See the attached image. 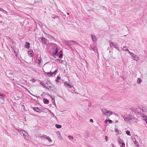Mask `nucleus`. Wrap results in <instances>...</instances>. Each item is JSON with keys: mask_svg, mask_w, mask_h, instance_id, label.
<instances>
[{"mask_svg": "<svg viewBox=\"0 0 147 147\" xmlns=\"http://www.w3.org/2000/svg\"><path fill=\"white\" fill-rule=\"evenodd\" d=\"M15 129L16 130L18 131L20 135L26 140H30V137L26 131L21 129H17L16 128Z\"/></svg>", "mask_w": 147, "mask_h": 147, "instance_id": "obj_1", "label": "nucleus"}, {"mask_svg": "<svg viewBox=\"0 0 147 147\" xmlns=\"http://www.w3.org/2000/svg\"><path fill=\"white\" fill-rule=\"evenodd\" d=\"M122 117L124 119L125 121L127 123H130V121L133 119L134 118L131 115L129 114H126L122 116Z\"/></svg>", "mask_w": 147, "mask_h": 147, "instance_id": "obj_2", "label": "nucleus"}, {"mask_svg": "<svg viewBox=\"0 0 147 147\" xmlns=\"http://www.w3.org/2000/svg\"><path fill=\"white\" fill-rule=\"evenodd\" d=\"M52 85L49 81H47L45 84V88H46L49 90L51 88Z\"/></svg>", "mask_w": 147, "mask_h": 147, "instance_id": "obj_3", "label": "nucleus"}, {"mask_svg": "<svg viewBox=\"0 0 147 147\" xmlns=\"http://www.w3.org/2000/svg\"><path fill=\"white\" fill-rule=\"evenodd\" d=\"M90 47L95 52H97L98 49L96 45L94 44H91L90 45Z\"/></svg>", "mask_w": 147, "mask_h": 147, "instance_id": "obj_4", "label": "nucleus"}, {"mask_svg": "<svg viewBox=\"0 0 147 147\" xmlns=\"http://www.w3.org/2000/svg\"><path fill=\"white\" fill-rule=\"evenodd\" d=\"M64 84L65 86L66 87H68L69 88H71L73 87V86L70 84V83L67 82H64Z\"/></svg>", "mask_w": 147, "mask_h": 147, "instance_id": "obj_5", "label": "nucleus"}, {"mask_svg": "<svg viewBox=\"0 0 147 147\" xmlns=\"http://www.w3.org/2000/svg\"><path fill=\"white\" fill-rule=\"evenodd\" d=\"M131 138L132 141L134 142V143L136 144L138 147H139V145L138 144H137V142H136V139L135 137L133 136Z\"/></svg>", "mask_w": 147, "mask_h": 147, "instance_id": "obj_6", "label": "nucleus"}, {"mask_svg": "<svg viewBox=\"0 0 147 147\" xmlns=\"http://www.w3.org/2000/svg\"><path fill=\"white\" fill-rule=\"evenodd\" d=\"M109 44L110 45H111V44H112L113 46L115 48L118 49V48L117 46V44L115 42H110Z\"/></svg>", "mask_w": 147, "mask_h": 147, "instance_id": "obj_7", "label": "nucleus"}, {"mask_svg": "<svg viewBox=\"0 0 147 147\" xmlns=\"http://www.w3.org/2000/svg\"><path fill=\"white\" fill-rule=\"evenodd\" d=\"M132 58L134 60L136 61L140 59V57L136 55H135Z\"/></svg>", "mask_w": 147, "mask_h": 147, "instance_id": "obj_8", "label": "nucleus"}, {"mask_svg": "<svg viewBox=\"0 0 147 147\" xmlns=\"http://www.w3.org/2000/svg\"><path fill=\"white\" fill-rule=\"evenodd\" d=\"M33 52L31 49H29L28 51V53L29 56L32 57L33 55Z\"/></svg>", "mask_w": 147, "mask_h": 147, "instance_id": "obj_9", "label": "nucleus"}, {"mask_svg": "<svg viewBox=\"0 0 147 147\" xmlns=\"http://www.w3.org/2000/svg\"><path fill=\"white\" fill-rule=\"evenodd\" d=\"M142 111L145 113H147V108L145 107H143L141 109Z\"/></svg>", "mask_w": 147, "mask_h": 147, "instance_id": "obj_10", "label": "nucleus"}, {"mask_svg": "<svg viewBox=\"0 0 147 147\" xmlns=\"http://www.w3.org/2000/svg\"><path fill=\"white\" fill-rule=\"evenodd\" d=\"M107 110L105 109H102L101 110V111L102 114L104 115H106L107 114Z\"/></svg>", "mask_w": 147, "mask_h": 147, "instance_id": "obj_11", "label": "nucleus"}, {"mask_svg": "<svg viewBox=\"0 0 147 147\" xmlns=\"http://www.w3.org/2000/svg\"><path fill=\"white\" fill-rule=\"evenodd\" d=\"M41 41L43 44L45 45L46 44V41L47 40L45 38H41Z\"/></svg>", "mask_w": 147, "mask_h": 147, "instance_id": "obj_12", "label": "nucleus"}, {"mask_svg": "<svg viewBox=\"0 0 147 147\" xmlns=\"http://www.w3.org/2000/svg\"><path fill=\"white\" fill-rule=\"evenodd\" d=\"M41 61H42V59L41 57L40 56L38 58V59L37 61H36V62L37 63H38V64L39 65H41Z\"/></svg>", "mask_w": 147, "mask_h": 147, "instance_id": "obj_13", "label": "nucleus"}, {"mask_svg": "<svg viewBox=\"0 0 147 147\" xmlns=\"http://www.w3.org/2000/svg\"><path fill=\"white\" fill-rule=\"evenodd\" d=\"M30 43L28 42H27L25 43V47L27 48V49H28L30 48Z\"/></svg>", "mask_w": 147, "mask_h": 147, "instance_id": "obj_14", "label": "nucleus"}, {"mask_svg": "<svg viewBox=\"0 0 147 147\" xmlns=\"http://www.w3.org/2000/svg\"><path fill=\"white\" fill-rule=\"evenodd\" d=\"M107 116H110L113 114V112L110 111H107Z\"/></svg>", "mask_w": 147, "mask_h": 147, "instance_id": "obj_15", "label": "nucleus"}, {"mask_svg": "<svg viewBox=\"0 0 147 147\" xmlns=\"http://www.w3.org/2000/svg\"><path fill=\"white\" fill-rule=\"evenodd\" d=\"M0 98L2 100L4 99L5 95L0 93Z\"/></svg>", "mask_w": 147, "mask_h": 147, "instance_id": "obj_16", "label": "nucleus"}, {"mask_svg": "<svg viewBox=\"0 0 147 147\" xmlns=\"http://www.w3.org/2000/svg\"><path fill=\"white\" fill-rule=\"evenodd\" d=\"M33 109L34 111L37 112H39L40 110L39 108L38 107H33Z\"/></svg>", "mask_w": 147, "mask_h": 147, "instance_id": "obj_17", "label": "nucleus"}, {"mask_svg": "<svg viewBox=\"0 0 147 147\" xmlns=\"http://www.w3.org/2000/svg\"><path fill=\"white\" fill-rule=\"evenodd\" d=\"M122 49L123 51H127L128 52L129 51L128 49V48L127 47H123Z\"/></svg>", "mask_w": 147, "mask_h": 147, "instance_id": "obj_18", "label": "nucleus"}, {"mask_svg": "<svg viewBox=\"0 0 147 147\" xmlns=\"http://www.w3.org/2000/svg\"><path fill=\"white\" fill-rule=\"evenodd\" d=\"M7 74L8 76H11L13 74V72L11 71H9L7 72Z\"/></svg>", "mask_w": 147, "mask_h": 147, "instance_id": "obj_19", "label": "nucleus"}, {"mask_svg": "<svg viewBox=\"0 0 147 147\" xmlns=\"http://www.w3.org/2000/svg\"><path fill=\"white\" fill-rule=\"evenodd\" d=\"M91 37H92V40L93 41H96V38H95V36L94 35H93V34H92L91 35Z\"/></svg>", "mask_w": 147, "mask_h": 147, "instance_id": "obj_20", "label": "nucleus"}, {"mask_svg": "<svg viewBox=\"0 0 147 147\" xmlns=\"http://www.w3.org/2000/svg\"><path fill=\"white\" fill-rule=\"evenodd\" d=\"M142 115V119H143V120L144 121H145V119H147V117L143 114Z\"/></svg>", "mask_w": 147, "mask_h": 147, "instance_id": "obj_21", "label": "nucleus"}, {"mask_svg": "<svg viewBox=\"0 0 147 147\" xmlns=\"http://www.w3.org/2000/svg\"><path fill=\"white\" fill-rule=\"evenodd\" d=\"M118 142L119 144H122V142H123V141L120 138H119L118 139Z\"/></svg>", "mask_w": 147, "mask_h": 147, "instance_id": "obj_22", "label": "nucleus"}, {"mask_svg": "<svg viewBox=\"0 0 147 147\" xmlns=\"http://www.w3.org/2000/svg\"><path fill=\"white\" fill-rule=\"evenodd\" d=\"M142 80L140 78H138L137 80V83L138 84H140L141 83Z\"/></svg>", "mask_w": 147, "mask_h": 147, "instance_id": "obj_23", "label": "nucleus"}, {"mask_svg": "<svg viewBox=\"0 0 147 147\" xmlns=\"http://www.w3.org/2000/svg\"><path fill=\"white\" fill-rule=\"evenodd\" d=\"M64 42L66 45L68 46H69V44L70 43L69 42H70L69 40L67 41L66 40H64Z\"/></svg>", "mask_w": 147, "mask_h": 147, "instance_id": "obj_24", "label": "nucleus"}, {"mask_svg": "<svg viewBox=\"0 0 147 147\" xmlns=\"http://www.w3.org/2000/svg\"><path fill=\"white\" fill-rule=\"evenodd\" d=\"M58 50L57 48H55V53L54 55H58V54H57L58 53Z\"/></svg>", "mask_w": 147, "mask_h": 147, "instance_id": "obj_25", "label": "nucleus"}, {"mask_svg": "<svg viewBox=\"0 0 147 147\" xmlns=\"http://www.w3.org/2000/svg\"><path fill=\"white\" fill-rule=\"evenodd\" d=\"M44 103L45 104H48L49 103V101L48 99H46V98H44Z\"/></svg>", "mask_w": 147, "mask_h": 147, "instance_id": "obj_26", "label": "nucleus"}, {"mask_svg": "<svg viewBox=\"0 0 147 147\" xmlns=\"http://www.w3.org/2000/svg\"><path fill=\"white\" fill-rule=\"evenodd\" d=\"M71 42H72L73 43H74L75 45H78L79 46L80 45L78 43H77V42L74 41L72 40L71 41Z\"/></svg>", "mask_w": 147, "mask_h": 147, "instance_id": "obj_27", "label": "nucleus"}, {"mask_svg": "<svg viewBox=\"0 0 147 147\" xmlns=\"http://www.w3.org/2000/svg\"><path fill=\"white\" fill-rule=\"evenodd\" d=\"M55 127L57 128H60L61 127V125L57 124L55 125Z\"/></svg>", "mask_w": 147, "mask_h": 147, "instance_id": "obj_28", "label": "nucleus"}, {"mask_svg": "<svg viewBox=\"0 0 147 147\" xmlns=\"http://www.w3.org/2000/svg\"><path fill=\"white\" fill-rule=\"evenodd\" d=\"M128 53L129 54V55L131 56L132 58L133 57L134 55H135V54H134L133 53L129 51Z\"/></svg>", "mask_w": 147, "mask_h": 147, "instance_id": "obj_29", "label": "nucleus"}, {"mask_svg": "<svg viewBox=\"0 0 147 147\" xmlns=\"http://www.w3.org/2000/svg\"><path fill=\"white\" fill-rule=\"evenodd\" d=\"M68 137L69 138V139L70 140H71V139H74V137L71 136L69 135L68 136Z\"/></svg>", "mask_w": 147, "mask_h": 147, "instance_id": "obj_30", "label": "nucleus"}, {"mask_svg": "<svg viewBox=\"0 0 147 147\" xmlns=\"http://www.w3.org/2000/svg\"><path fill=\"white\" fill-rule=\"evenodd\" d=\"M46 139L48 140L49 142H51L52 141L51 139L49 136H48Z\"/></svg>", "mask_w": 147, "mask_h": 147, "instance_id": "obj_31", "label": "nucleus"}, {"mask_svg": "<svg viewBox=\"0 0 147 147\" xmlns=\"http://www.w3.org/2000/svg\"><path fill=\"white\" fill-rule=\"evenodd\" d=\"M51 18H54V19H53L52 20V21H55V20H54L55 19H56V20H57L58 19V18L57 16H56V17H52Z\"/></svg>", "mask_w": 147, "mask_h": 147, "instance_id": "obj_32", "label": "nucleus"}, {"mask_svg": "<svg viewBox=\"0 0 147 147\" xmlns=\"http://www.w3.org/2000/svg\"><path fill=\"white\" fill-rule=\"evenodd\" d=\"M126 134L129 136L130 135V133L129 131L128 130H127L126 132Z\"/></svg>", "mask_w": 147, "mask_h": 147, "instance_id": "obj_33", "label": "nucleus"}, {"mask_svg": "<svg viewBox=\"0 0 147 147\" xmlns=\"http://www.w3.org/2000/svg\"><path fill=\"white\" fill-rule=\"evenodd\" d=\"M56 61H58L60 63H62L63 61L62 60H60L59 59H58L56 60Z\"/></svg>", "mask_w": 147, "mask_h": 147, "instance_id": "obj_34", "label": "nucleus"}, {"mask_svg": "<svg viewBox=\"0 0 147 147\" xmlns=\"http://www.w3.org/2000/svg\"><path fill=\"white\" fill-rule=\"evenodd\" d=\"M57 70H55L54 72L51 73V75L53 76V75H55L57 73Z\"/></svg>", "mask_w": 147, "mask_h": 147, "instance_id": "obj_35", "label": "nucleus"}, {"mask_svg": "<svg viewBox=\"0 0 147 147\" xmlns=\"http://www.w3.org/2000/svg\"><path fill=\"white\" fill-rule=\"evenodd\" d=\"M41 137H44V138H45L46 139L47 137H48V136H47L45 135H42Z\"/></svg>", "mask_w": 147, "mask_h": 147, "instance_id": "obj_36", "label": "nucleus"}, {"mask_svg": "<svg viewBox=\"0 0 147 147\" xmlns=\"http://www.w3.org/2000/svg\"><path fill=\"white\" fill-rule=\"evenodd\" d=\"M63 57V55L62 53H60L59 55V58H62Z\"/></svg>", "mask_w": 147, "mask_h": 147, "instance_id": "obj_37", "label": "nucleus"}, {"mask_svg": "<svg viewBox=\"0 0 147 147\" xmlns=\"http://www.w3.org/2000/svg\"><path fill=\"white\" fill-rule=\"evenodd\" d=\"M40 84L42 85L43 86H44V87H45V84L42 83V82H40Z\"/></svg>", "mask_w": 147, "mask_h": 147, "instance_id": "obj_38", "label": "nucleus"}, {"mask_svg": "<svg viewBox=\"0 0 147 147\" xmlns=\"http://www.w3.org/2000/svg\"><path fill=\"white\" fill-rule=\"evenodd\" d=\"M125 143L123 142L122 143V145H121V147H125Z\"/></svg>", "mask_w": 147, "mask_h": 147, "instance_id": "obj_39", "label": "nucleus"}, {"mask_svg": "<svg viewBox=\"0 0 147 147\" xmlns=\"http://www.w3.org/2000/svg\"><path fill=\"white\" fill-rule=\"evenodd\" d=\"M30 81H32L33 83H34L36 81V80L35 79H33L32 80H30Z\"/></svg>", "mask_w": 147, "mask_h": 147, "instance_id": "obj_40", "label": "nucleus"}, {"mask_svg": "<svg viewBox=\"0 0 147 147\" xmlns=\"http://www.w3.org/2000/svg\"><path fill=\"white\" fill-rule=\"evenodd\" d=\"M71 41H72V40H69L70 43L69 44V46L72 45V42H71Z\"/></svg>", "mask_w": 147, "mask_h": 147, "instance_id": "obj_41", "label": "nucleus"}, {"mask_svg": "<svg viewBox=\"0 0 147 147\" xmlns=\"http://www.w3.org/2000/svg\"><path fill=\"white\" fill-rule=\"evenodd\" d=\"M47 75H49V76H51V72L50 73L48 72L47 73Z\"/></svg>", "mask_w": 147, "mask_h": 147, "instance_id": "obj_42", "label": "nucleus"}, {"mask_svg": "<svg viewBox=\"0 0 147 147\" xmlns=\"http://www.w3.org/2000/svg\"><path fill=\"white\" fill-rule=\"evenodd\" d=\"M48 36L49 37V38H53V36L51 35H49Z\"/></svg>", "mask_w": 147, "mask_h": 147, "instance_id": "obj_43", "label": "nucleus"}, {"mask_svg": "<svg viewBox=\"0 0 147 147\" xmlns=\"http://www.w3.org/2000/svg\"><path fill=\"white\" fill-rule=\"evenodd\" d=\"M60 79H61V78L60 77H57V80H59Z\"/></svg>", "mask_w": 147, "mask_h": 147, "instance_id": "obj_44", "label": "nucleus"}, {"mask_svg": "<svg viewBox=\"0 0 147 147\" xmlns=\"http://www.w3.org/2000/svg\"><path fill=\"white\" fill-rule=\"evenodd\" d=\"M90 122H93V120L92 119H90Z\"/></svg>", "mask_w": 147, "mask_h": 147, "instance_id": "obj_45", "label": "nucleus"}, {"mask_svg": "<svg viewBox=\"0 0 147 147\" xmlns=\"http://www.w3.org/2000/svg\"><path fill=\"white\" fill-rule=\"evenodd\" d=\"M3 10V12L4 13H6V14H7V12L6 11H5L4 10Z\"/></svg>", "mask_w": 147, "mask_h": 147, "instance_id": "obj_46", "label": "nucleus"}, {"mask_svg": "<svg viewBox=\"0 0 147 147\" xmlns=\"http://www.w3.org/2000/svg\"><path fill=\"white\" fill-rule=\"evenodd\" d=\"M108 121L110 123H111L112 122V121L110 120H108Z\"/></svg>", "mask_w": 147, "mask_h": 147, "instance_id": "obj_47", "label": "nucleus"}, {"mask_svg": "<svg viewBox=\"0 0 147 147\" xmlns=\"http://www.w3.org/2000/svg\"><path fill=\"white\" fill-rule=\"evenodd\" d=\"M105 139L106 140V141H107V139H108L107 137V136H105Z\"/></svg>", "mask_w": 147, "mask_h": 147, "instance_id": "obj_48", "label": "nucleus"}, {"mask_svg": "<svg viewBox=\"0 0 147 147\" xmlns=\"http://www.w3.org/2000/svg\"><path fill=\"white\" fill-rule=\"evenodd\" d=\"M108 121V120L107 119L105 121V123H107Z\"/></svg>", "mask_w": 147, "mask_h": 147, "instance_id": "obj_49", "label": "nucleus"}, {"mask_svg": "<svg viewBox=\"0 0 147 147\" xmlns=\"http://www.w3.org/2000/svg\"><path fill=\"white\" fill-rule=\"evenodd\" d=\"M145 121L146 123L147 124V119H145Z\"/></svg>", "mask_w": 147, "mask_h": 147, "instance_id": "obj_50", "label": "nucleus"}, {"mask_svg": "<svg viewBox=\"0 0 147 147\" xmlns=\"http://www.w3.org/2000/svg\"><path fill=\"white\" fill-rule=\"evenodd\" d=\"M91 104H89V105H88V106L89 107H91Z\"/></svg>", "mask_w": 147, "mask_h": 147, "instance_id": "obj_51", "label": "nucleus"}, {"mask_svg": "<svg viewBox=\"0 0 147 147\" xmlns=\"http://www.w3.org/2000/svg\"><path fill=\"white\" fill-rule=\"evenodd\" d=\"M56 82H59V81H58V80H56Z\"/></svg>", "mask_w": 147, "mask_h": 147, "instance_id": "obj_52", "label": "nucleus"}, {"mask_svg": "<svg viewBox=\"0 0 147 147\" xmlns=\"http://www.w3.org/2000/svg\"><path fill=\"white\" fill-rule=\"evenodd\" d=\"M2 22V21H0V23H1Z\"/></svg>", "mask_w": 147, "mask_h": 147, "instance_id": "obj_53", "label": "nucleus"}, {"mask_svg": "<svg viewBox=\"0 0 147 147\" xmlns=\"http://www.w3.org/2000/svg\"><path fill=\"white\" fill-rule=\"evenodd\" d=\"M112 146H113L112 147H115L113 144H112Z\"/></svg>", "mask_w": 147, "mask_h": 147, "instance_id": "obj_54", "label": "nucleus"}, {"mask_svg": "<svg viewBox=\"0 0 147 147\" xmlns=\"http://www.w3.org/2000/svg\"><path fill=\"white\" fill-rule=\"evenodd\" d=\"M67 14L68 15H69V13H67Z\"/></svg>", "mask_w": 147, "mask_h": 147, "instance_id": "obj_55", "label": "nucleus"}, {"mask_svg": "<svg viewBox=\"0 0 147 147\" xmlns=\"http://www.w3.org/2000/svg\"><path fill=\"white\" fill-rule=\"evenodd\" d=\"M62 52V51H60L59 53H60Z\"/></svg>", "mask_w": 147, "mask_h": 147, "instance_id": "obj_56", "label": "nucleus"}, {"mask_svg": "<svg viewBox=\"0 0 147 147\" xmlns=\"http://www.w3.org/2000/svg\"><path fill=\"white\" fill-rule=\"evenodd\" d=\"M52 99H54V98H52Z\"/></svg>", "mask_w": 147, "mask_h": 147, "instance_id": "obj_57", "label": "nucleus"}, {"mask_svg": "<svg viewBox=\"0 0 147 147\" xmlns=\"http://www.w3.org/2000/svg\"><path fill=\"white\" fill-rule=\"evenodd\" d=\"M133 109L135 110V109H132V110H133Z\"/></svg>", "mask_w": 147, "mask_h": 147, "instance_id": "obj_58", "label": "nucleus"}, {"mask_svg": "<svg viewBox=\"0 0 147 147\" xmlns=\"http://www.w3.org/2000/svg\"><path fill=\"white\" fill-rule=\"evenodd\" d=\"M117 131H118V130H117V131H116V132H117Z\"/></svg>", "mask_w": 147, "mask_h": 147, "instance_id": "obj_59", "label": "nucleus"}, {"mask_svg": "<svg viewBox=\"0 0 147 147\" xmlns=\"http://www.w3.org/2000/svg\"><path fill=\"white\" fill-rule=\"evenodd\" d=\"M117 131H118V130H117V131H116V132H117Z\"/></svg>", "mask_w": 147, "mask_h": 147, "instance_id": "obj_60", "label": "nucleus"}, {"mask_svg": "<svg viewBox=\"0 0 147 147\" xmlns=\"http://www.w3.org/2000/svg\"><path fill=\"white\" fill-rule=\"evenodd\" d=\"M117 131H118V130H117V131H116V132H117Z\"/></svg>", "mask_w": 147, "mask_h": 147, "instance_id": "obj_61", "label": "nucleus"}, {"mask_svg": "<svg viewBox=\"0 0 147 147\" xmlns=\"http://www.w3.org/2000/svg\"><path fill=\"white\" fill-rule=\"evenodd\" d=\"M0 9H2V8H0Z\"/></svg>", "mask_w": 147, "mask_h": 147, "instance_id": "obj_62", "label": "nucleus"}, {"mask_svg": "<svg viewBox=\"0 0 147 147\" xmlns=\"http://www.w3.org/2000/svg\"><path fill=\"white\" fill-rule=\"evenodd\" d=\"M1 92H0V93Z\"/></svg>", "mask_w": 147, "mask_h": 147, "instance_id": "obj_63", "label": "nucleus"}]
</instances>
